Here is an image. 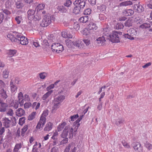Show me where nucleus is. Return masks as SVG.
Segmentation results:
<instances>
[{"label": "nucleus", "instance_id": "nucleus-1", "mask_svg": "<svg viewBox=\"0 0 152 152\" xmlns=\"http://www.w3.org/2000/svg\"><path fill=\"white\" fill-rule=\"evenodd\" d=\"M13 33L15 34L10 33L7 35V37L12 42L20 43L23 45H26L28 44V39L23 34L16 31H14Z\"/></svg>", "mask_w": 152, "mask_h": 152}, {"label": "nucleus", "instance_id": "nucleus-2", "mask_svg": "<svg viewBox=\"0 0 152 152\" xmlns=\"http://www.w3.org/2000/svg\"><path fill=\"white\" fill-rule=\"evenodd\" d=\"M73 129L70 128L69 126H67L65 127L64 130L61 134V137L64 138L60 142V145H63L67 143L68 141V139L66 137L68 135L69 133L70 137L73 136Z\"/></svg>", "mask_w": 152, "mask_h": 152}, {"label": "nucleus", "instance_id": "nucleus-3", "mask_svg": "<svg viewBox=\"0 0 152 152\" xmlns=\"http://www.w3.org/2000/svg\"><path fill=\"white\" fill-rule=\"evenodd\" d=\"M122 34V32L117 31H113L112 33L109 35L107 34V36H109L110 38L111 41L113 43L120 42L121 37Z\"/></svg>", "mask_w": 152, "mask_h": 152}, {"label": "nucleus", "instance_id": "nucleus-4", "mask_svg": "<svg viewBox=\"0 0 152 152\" xmlns=\"http://www.w3.org/2000/svg\"><path fill=\"white\" fill-rule=\"evenodd\" d=\"M65 99L64 95H59L55 98L53 101V109L54 110L56 109L59 106L60 103Z\"/></svg>", "mask_w": 152, "mask_h": 152}, {"label": "nucleus", "instance_id": "nucleus-5", "mask_svg": "<svg viewBox=\"0 0 152 152\" xmlns=\"http://www.w3.org/2000/svg\"><path fill=\"white\" fill-rule=\"evenodd\" d=\"M52 51L53 52L60 53L64 50L63 45L59 43H54L51 45Z\"/></svg>", "mask_w": 152, "mask_h": 152}, {"label": "nucleus", "instance_id": "nucleus-6", "mask_svg": "<svg viewBox=\"0 0 152 152\" xmlns=\"http://www.w3.org/2000/svg\"><path fill=\"white\" fill-rule=\"evenodd\" d=\"M129 32L130 35H129L128 34H124L122 36L125 38L129 39L130 40H133L134 39L133 36L137 35V31L135 29L130 28L129 30Z\"/></svg>", "mask_w": 152, "mask_h": 152}, {"label": "nucleus", "instance_id": "nucleus-7", "mask_svg": "<svg viewBox=\"0 0 152 152\" xmlns=\"http://www.w3.org/2000/svg\"><path fill=\"white\" fill-rule=\"evenodd\" d=\"M51 22L50 17L45 15L40 25L42 27H46L51 23Z\"/></svg>", "mask_w": 152, "mask_h": 152}, {"label": "nucleus", "instance_id": "nucleus-8", "mask_svg": "<svg viewBox=\"0 0 152 152\" xmlns=\"http://www.w3.org/2000/svg\"><path fill=\"white\" fill-rule=\"evenodd\" d=\"M89 108V107H88L86 109H85L83 111L82 115L80 116L79 118L75 122H74V125L76 126L75 127V128H76V130H74V132H76L77 131V130L78 129L80 125V124L79 123V122L82 119V118L83 117L84 115H85V114L87 112Z\"/></svg>", "mask_w": 152, "mask_h": 152}, {"label": "nucleus", "instance_id": "nucleus-9", "mask_svg": "<svg viewBox=\"0 0 152 152\" xmlns=\"http://www.w3.org/2000/svg\"><path fill=\"white\" fill-rule=\"evenodd\" d=\"M132 146L136 152H141L142 150V147L138 142H132Z\"/></svg>", "mask_w": 152, "mask_h": 152}, {"label": "nucleus", "instance_id": "nucleus-10", "mask_svg": "<svg viewBox=\"0 0 152 152\" xmlns=\"http://www.w3.org/2000/svg\"><path fill=\"white\" fill-rule=\"evenodd\" d=\"M86 1V0H76L73 2V4L83 10L85 6Z\"/></svg>", "mask_w": 152, "mask_h": 152}, {"label": "nucleus", "instance_id": "nucleus-11", "mask_svg": "<svg viewBox=\"0 0 152 152\" xmlns=\"http://www.w3.org/2000/svg\"><path fill=\"white\" fill-rule=\"evenodd\" d=\"M46 118L41 116L38 123L36 126L37 129H40L41 128H42L44 125L45 124L46 122Z\"/></svg>", "mask_w": 152, "mask_h": 152}, {"label": "nucleus", "instance_id": "nucleus-12", "mask_svg": "<svg viewBox=\"0 0 152 152\" xmlns=\"http://www.w3.org/2000/svg\"><path fill=\"white\" fill-rule=\"evenodd\" d=\"M2 121L3 126L6 128H9L10 126L11 121L8 118L5 117L2 118Z\"/></svg>", "mask_w": 152, "mask_h": 152}, {"label": "nucleus", "instance_id": "nucleus-13", "mask_svg": "<svg viewBox=\"0 0 152 152\" xmlns=\"http://www.w3.org/2000/svg\"><path fill=\"white\" fill-rule=\"evenodd\" d=\"M106 41L105 38L104 36L99 37L96 40V43L98 44V45L101 46L105 44Z\"/></svg>", "mask_w": 152, "mask_h": 152}, {"label": "nucleus", "instance_id": "nucleus-14", "mask_svg": "<svg viewBox=\"0 0 152 152\" xmlns=\"http://www.w3.org/2000/svg\"><path fill=\"white\" fill-rule=\"evenodd\" d=\"M94 31L90 29L89 28H86L83 29V34L84 35L87 37H90V35L92 34Z\"/></svg>", "mask_w": 152, "mask_h": 152}, {"label": "nucleus", "instance_id": "nucleus-15", "mask_svg": "<svg viewBox=\"0 0 152 152\" xmlns=\"http://www.w3.org/2000/svg\"><path fill=\"white\" fill-rule=\"evenodd\" d=\"M133 8L136 11H137L139 13H141L144 11V8L142 5L139 4H134Z\"/></svg>", "mask_w": 152, "mask_h": 152}, {"label": "nucleus", "instance_id": "nucleus-16", "mask_svg": "<svg viewBox=\"0 0 152 152\" xmlns=\"http://www.w3.org/2000/svg\"><path fill=\"white\" fill-rule=\"evenodd\" d=\"M72 43L74 46H76L78 48L80 49L83 47L84 45L83 43L80 40L73 41Z\"/></svg>", "mask_w": 152, "mask_h": 152}, {"label": "nucleus", "instance_id": "nucleus-17", "mask_svg": "<svg viewBox=\"0 0 152 152\" xmlns=\"http://www.w3.org/2000/svg\"><path fill=\"white\" fill-rule=\"evenodd\" d=\"M53 125L52 123L50 122L47 123L44 128V131L47 132L50 131L52 129L53 127Z\"/></svg>", "mask_w": 152, "mask_h": 152}, {"label": "nucleus", "instance_id": "nucleus-18", "mask_svg": "<svg viewBox=\"0 0 152 152\" xmlns=\"http://www.w3.org/2000/svg\"><path fill=\"white\" fill-rule=\"evenodd\" d=\"M25 113L24 110L21 108H18L16 110L15 112L16 115L19 117H20L24 115H25Z\"/></svg>", "mask_w": 152, "mask_h": 152}, {"label": "nucleus", "instance_id": "nucleus-19", "mask_svg": "<svg viewBox=\"0 0 152 152\" xmlns=\"http://www.w3.org/2000/svg\"><path fill=\"white\" fill-rule=\"evenodd\" d=\"M35 11L32 9H29L28 11V16L29 19L32 20L33 19V17L34 15Z\"/></svg>", "mask_w": 152, "mask_h": 152}, {"label": "nucleus", "instance_id": "nucleus-20", "mask_svg": "<svg viewBox=\"0 0 152 152\" xmlns=\"http://www.w3.org/2000/svg\"><path fill=\"white\" fill-rule=\"evenodd\" d=\"M61 35L63 37L65 38H70L72 37V35L67 31H62Z\"/></svg>", "mask_w": 152, "mask_h": 152}, {"label": "nucleus", "instance_id": "nucleus-21", "mask_svg": "<svg viewBox=\"0 0 152 152\" xmlns=\"http://www.w3.org/2000/svg\"><path fill=\"white\" fill-rule=\"evenodd\" d=\"M8 106V104L5 103H1V104H0V112H5Z\"/></svg>", "mask_w": 152, "mask_h": 152}, {"label": "nucleus", "instance_id": "nucleus-22", "mask_svg": "<svg viewBox=\"0 0 152 152\" xmlns=\"http://www.w3.org/2000/svg\"><path fill=\"white\" fill-rule=\"evenodd\" d=\"M124 121V120L122 118H119L116 120L115 124L117 126L120 127L122 125Z\"/></svg>", "mask_w": 152, "mask_h": 152}, {"label": "nucleus", "instance_id": "nucleus-23", "mask_svg": "<svg viewBox=\"0 0 152 152\" xmlns=\"http://www.w3.org/2000/svg\"><path fill=\"white\" fill-rule=\"evenodd\" d=\"M97 26L96 25V24L93 22H91L89 24L88 28L89 29L94 31V30H96L97 28Z\"/></svg>", "mask_w": 152, "mask_h": 152}, {"label": "nucleus", "instance_id": "nucleus-24", "mask_svg": "<svg viewBox=\"0 0 152 152\" xmlns=\"http://www.w3.org/2000/svg\"><path fill=\"white\" fill-rule=\"evenodd\" d=\"M123 13L125 16H130L134 14V11L131 9H127L124 11Z\"/></svg>", "mask_w": 152, "mask_h": 152}, {"label": "nucleus", "instance_id": "nucleus-25", "mask_svg": "<svg viewBox=\"0 0 152 152\" xmlns=\"http://www.w3.org/2000/svg\"><path fill=\"white\" fill-rule=\"evenodd\" d=\"M53 91L52 90H50L47 92L46 93L43 95L42 97V99L43 100H45L47 99L50 96L52 93H53Z\"/></svg>", "mask_w": 152, "mask_h": 152}, {"label": "nucleus", "instance_id": "nucleus-26", "mask_svg": "<svg viewBox=\"0 0 152 152\" xmlns=\"http://www.w3.org/2000/svg\"><path fill=\"white\" fill-rule=\"evenodd\" d=\"M23 144L21 143H17L16 144L13 150V152H18L22 146Z\"/></svg>", "mask_w": 152, "mask_h": 152}, {"label": "nucleus", "instance_id": "nucleus-27", "mask_svg": "<svg viewBox=\"0 0 152 152\" xmlns=\"http://www.w3.org/2000/svg\"><path fill=\"white\" fill-rule=\"evenodd\" d=\"M45 5L44 4H39L35 8V10H36L37 12H39L40 11L42 10L45 8Z\"/></svg>", "mask_w": 152, "mask_h": 152}, {"label": "nucleus", "instance_id": "nucleus-28", "mask_svg": "<svg viewBox=\"0 0 152 152\" xmlns=\"http://www.w3.org/2000/svg\"><path fill=\"white\" fill-rule=\"evenodd\" d=\"M74 6L75 7L73 10V13L76 15L79 14L82 12V10L76 5Z\"/></svg>", "mask_w": 152, "mask_h": 152}, {"label": "nucleus", "instance_id": "nucleus-29", "mask_svg": "<svg viewBox=\"0 0 152 152\" xmlns=\"http://www.w3.org/2000/svg\"><path fill=\"white\" fill-rule=\"evenodd\" d=\"M10 85L11 91L12 92H14L17 90V86H15V83H13L12 80L10 82Z\"/></svg>", "mask_w": 152, "mask_h": 152}, {"label": "nucleus", "instance_id": "nucleus-30", "mask_svg": "<svg viewBox=\"0 0 152 152\" xmlns=\"http://www.w3.org/2000/svg\"><path fill=\"white\" fill-rule=\"evenodd\" d=\"M88 20V17L87 16H82L79 19V20L80 22L83 23H86Z\"/></svg>", "mask_w": 152, "mask_h": 152}, {"label": "nucleus", "instance_id": "nucleus-31", "mask_svg": "<svg viewBox=\"0 0 152 152\" xmlns=\"http://www.w3.org/2000/svg\"><path fill=\"white\" fill-rule=\"evenodd\" d=\"M57 9L62 13H65L67 11L66 8L62 5L58 6Z\"/></svg>", "mask_w": 152, "mask_h": 152}, {"label": "nucleus", "instance_id": "nucleus-32", "mask_svg": "<svg viewBox=\"0 0 152 152\" xmlns=\"http://www.w3.org/2000/svg\"><path fill=\"white\" fill-rule=\"evenodd\" d=\"M0 96L1 97L4 99H5L7 97L6 92L3 89H2L0 91Z\"/></svg>", "mask_w": 152, "mask_h": 152}, {"label": "nucleus", "instance_id": "nucleus-33", "mask_svg": "<svg viewBox=\"0 0 152 152\" xmlns=\"http://www.w3.org/2000/svg\"><path fill=\"white\" fill-rule=\"evenodd\" d=\"M132 3L130 1H125L122 2L120 5L121 6H126L132 5Z\"/></svg>", "mask_w": 152, "mask_h": 152}, {"label": "nucleus", "instance_id": "nucleus-34", "mask_svg": "<svg viewBox=\"0 0 152 152\" xmlns=\"http://www.w3.org/2000/svg\"><path fill=\"white\" fill-rule=\"evenodd\" d=\"M36 115V112H33L30 114L28 117V120L31 121L35 117Z\"/></svg>", "mask_w": 152, "mask_h": 152}, {"label": "nucleus", "instance_id": "nucleus-35", "mask_svg": "<svg viewBox=\"0 0 152 152\" xmlns=\"http://www.w3.org/2000/svg\"><path fill=\"white\" fill-rule=\"evenodd\" d=\"M124 27V26L121 23H118L115 26L114 28L115 29H122Z\"/></svg>", "mask_w": 152, "mask_h": 152}, {"label": "nucleus", "instance_id": "nucleus-36", "mask_svg": "<svg viewBox=\"0 0 152 152\" xmlns=\"http://www.w3.org/2000/svg\"><path fill=\"white\" fill-rule=\"evenodd\" d=\"M33 18L32 19V20H34L35 21L39 20L41 18V16L38 13L35 15H34L33 17Z\"/></svg>", "mask_w": 152, "mask_h": 152}, {"label": "nucleus", "instance_id": "nucleus-37", "mask_svg": "<svg viewBox=\"0 0 152 152\" xmlns=\"http://www.w3.org/2000/svg\"><path fill=\"white\" fill-rule=\"evenodd\" d=\"M66 45L68 47H70L72 46L73 42H72L71 40L69 39H67L66 40Z\"/></svg>", "mask_w": 152, "mask_h": 152}, {"label": "nucleus", "instance_id": "nucleus-38", "mask_svg": "<svg viewBox=\"0 0 152 152\" xmlns=\"http://www.w3.org/2000/svg\"><path fill=\"white\" fill-rule=\"evenodd\" d=\"M66 124V123L64 122H63L61 124L59 125L57 128L58 131L59 132L61 131L63 129L64 127Z\"/></svg>", "mask_w": 152, "mask_h": 152}, {"label": "nucleus", "instance_id": "nucleus-39", "mask_svg": "<svg viewBox=\"0 0 152 152\" xmlns=\"http://www.w3.org/2000/svg\"><path fill=\"white\" fill-rule=\"evenodd\" d=\"M16 50H9L8 52V54L11 56H13L16 53Z\"/></svg>", "mask_w": 152, "mask_h": 152}, {"label": "nucleus", "instance_id": "nucleus-40", "mask_svg": "<svg viewBox=\"0 0 152 152\" xmlns=\"http://www.w3.org/2000/svg\"><path fill=\"white\" fill-rule=\"evenodd\" d=\"M9 74V71L7 69H5L3 72V77L4 78H7L8 77Z\"/></svg>", "mask_w": 152, "mask_h": 152}, {"label": "nucleus", "instance_id": "nucleus-41", "mask_svg": "<svg viewBox=\"0 0 152 152\" xmlns=\"http://www.w3.org/2000/svg\"><path fill=\"white\" fill-rule=\"evenodd\" d=\"M124 24L126 26L129 27L132 26V21L130 20H128Z\"/></svg>", "mask_w": 152, "mask_h": 152}, {"label": "nucleus", "instance_id": "nucleus-42", "mask_svg": "<svg viewBox=\"0 0 152 152\" xmlns=\"http://www.w3.org/2000/svg\"><path fill=\"white\" fill-rule=\"evenodd\" d=\"M72 3L71 1L70 0H67L66 2L64 4V5L67 7H70Z\"/></svg>", "mask_w": 152, "mask_h": 152}, {"label": "nucleus", "instance_id": "nucleus-43", "mask_svg": "<svg viewBox=\"0 0 152 152\" xmlns=\"http://www.w3.org/2000/svg\"><path fill=\"white\" fill-rule=\"evenodd\" d=\"M15 4L16 7L18 9H21L23 6V4L19 1L16 2Z\"/></svg>", "mask_w": 152, "mask_h": 152}, {"label": "nucleus", "instance_id": "nucleus-44", "mask_svg": "<svg viewBox=\"0 0 152 152\" xmlns=\"http://www.w3.org/2000/svg\"><path fill=\"white\" fill-rule=\"evenodd\" d=\"M28 129V126L27 125L25 126L22 129L21 135L23 136H24L25 135V132Z\"/></svg>", "mask_w": 152, "mask_h": 152}, {"label": "nucleus", "instance_id": "nucleus-45", "mask_svg": "<svg viewBox=\"0 0 152 152\" xmlns=\"http://www.w3.org/2000/svg\"><path fill=\"white\" fill-rule=\"evenodd\" d=\"M97 9L101 11H104L106 9V6L102 4L99 6H98Z\"/></svg>", "mask_w": 152, "mask_h": 152}, {"label": "nucleus", "instance_id": "nucleus-46", "mask_svg": "<svg viewBox=\"0 0 152 152\" xmlns=\"http://www.w3.org/2000/svg\"><path fill=\"white\" fill-rule=\"evenodd\" d=\"M145 146L149 150H150L152 149V145L148 142H146L145 144Z\"/></svg>", "mask_w": 152, "mask_h": 152}, {"label": "nucleus", "instance_id": "nucleus-47", "mask_svg": "<svg viewBox=\"0 0 152 152\" xmlns=\"http://www.w3.org/2000/svg\"><path fill=\"white\" fill-rule=\"evenodd\" d=\"M149 23H144L140 26V27L142 28H149Z\"/></svg>", "mask_w": 152, "mask_h": 152}, {"label": "nucleus", "instance_id": "nucleus-48", "mask_svg": "<svg viewBox=\"0 0 152 152\" xmlns=\"http://www.w3.org/2000/svg\"><path fill=\"white\" fill-rule=\"evenodd\" d=\"M5 20L4 16L2 13H0V24L2 23Z\"/></svg>", "mask_w": 152, "mask_h": 152}, {"label": "nucleus", "instance_id": "nucleus-49", "mask_svg": "<svg viewBox=\"0 0 152 152\" xmlns=\"http://www.w3.org/2000/svg\"><path fill=\"white\" fill-rule=\"evenodd\" d=\"M73 26L74 29L76 30H78L80 28V25L79 23L77 22H75L74 23Z\"/></svg>", "mask_w": 152, "mask_h": 152}, {"label": "nucleus", "instance_id": "nucleus-50", "mask_svg": "<svg viewBox=\"0 0 152 152\" xmlns=\"http://www.w3.org/2000/svg\"><path fill=\"white\" fill-rule=\"evenodd\" d=\"M58 133L57 131L54 132L51 137V138L53 140H57Z\"/></svg>", "mask_w": 152, "mask_h": 152}, {"label": "nucleus", "instance_id": "nucleus-51", "mask_svg": "<svg viewBox=\"0 0 152 152\" xmlns=\"http://www.w3.org/2000/svg\"><path fill=\"white\" fill-rule=\"evenodd\" d=\"M79 117V115L78 114L74 115L70 117L71 121H74L77 118Z\"/></svg>", "mask_w": 152, "mask_h": 152}, {"label": "nucleus", "instance_id": "nucleus-52", "mask_svg": "<svg viewBox=\"0 0 152 152\" xmlns=\"http://www.w3.org/2000/svg\"><path fill=\"white\" fill-rule=\"evenodd\" d=\"M91 10L90 9H86L84 12V14L85 15H89L91 14Z\"/></svg>", "mask_w": 152, "mask_h": 152}, {"label": "nucleus", "instance_id": "nucleus-53", "mask_svg": "<svg viewBox=\"0 0 152 152\" xmlns=\"http://www.w3.org/2000/svg\"><path fill=\"white\" fill-rule=\"evenodd\" d=\"M31 105V104L30 102H26L24 104V108L27 109L29 108Z\"/></svg>", "mask_w": 152, "mask_h": 152}, {"label": "nucleus", "instance_id": "nucleus-54", "mask_svg": "<svg viewBox=\"0 0 152 152\" xmlns=\"http://www.w3.org/2000/svg\"><path fill=\"white\" fill-rule=\"evenodd\" d=\"M48 110H46L43 111L41 116L44 117L45 118L48 115Z\"/></svg>", "mask_w": 152, "mask_h": 152}, {"label": "nucleus", "instance_id": "nucleus-55", "mask_svg": "<svg viewBox=\"0 0 152 152\" xmlns=\"http://www.w3.org/2000/svg\"><path fill=\"white\" fill-rule=\"evenodd\" d=\"M21 19V17L20 16H17L15 18V20L18 24L20 23Z\"/></svg>", "mask_w": 152, "mask_h": 152}, {"label": "nucleus", "instance_id": "nucleus-56", "mask_svg": "<svg viewBox=\"0 0 152 152\" xmlns=\"http://www.w3.org/2000/svg\"><path fill=\"white\" fill-rule=\"evenodd\" d=\"M122 143L123 145L125 148H130V146L127 143L125 140H123L122 142Z\"/></svg>", "mask_w": 152, "mask_h": 152}, {"label": "nucleus", "instance_id": "nucleus-57", "mask_svg": "<svg viewBox=\"0 0 152 152\" xmlns=\"http://www.w3.org/2000/svg\"><path fill=\"white\" fill-rule=\"evenodd\" d=\"M12 2V0H8L5 3V4L8 7L11 6Z\"/></svg>", "mask_w": 152, "mask_h": 152}, {"label": "nucleus", "instance_id": "nucleus-58", "mask_svg": "<svg viewBox=\"0 0 152 152\" xmlns=\"http://www.w3.org/2000/svg\"><path fill=\"white\" fill-rule=\"evenodd\" d=\"M19 105V102L18 101H16L12 105V106L13 108L16 109L18 107Z\"/></svg>", "mask_w": 152, "mask_h": 152}, {"label": "nucleus", "instance_id": "nucleus-59", "mask_svg": "<svg viewBox=\"0 0 152 152\" xmlns=\"http://www.w3.org/2000/svg\"><path fill=\"white\" fill-rule=\"evenodd\" d=\"M83 41L86 46L89 45L91 43V41L89 39H85L83 40Z\"/></svg>", "mask_w": 152, "mask_h": 152}, {"label": "nucleus", "instance_id": "nucleus-60", "mask_svg": "<svg viewBox=\"0 0 152 152\" xmlns=\"http://www.w3.org/2000/svg\"><path fill=\"white\" fill-rule=\"evenodd\" d=\"M2 12L3 13L7 15H10L11 13L10 11H9L7 9L3 10Z\"/></svg>", "mask_w": 152, "mask_h": 152}, {"label": "nucleus", "instance_id": "nucleus-61", "mask_svg": "<svg viewBox=\"0 0 152 152\" xmlns=\"http://www.w3.org/2000/svg\"><path fill=\"white\" fill-rule=\"evenodd\" d=\"M7 114L10 116H12L13 114V110L11 109H9L8 112L7 113Z\"/></svg>", "mask_w": 152, "mask_h": 152}, {"label": "nucleus", "instance_id": "nucleus-62", "mask_svg": "<svg viewBox=\"0 0 152 152\" xmlns=\"http://www.w3.org/2000/svg\"><path fill=\"white\" fill-rule=\"evenodd\" d=\"M46 73L45 72H42L41 73L39 74V77L41 79H44L45 77Z\"/></svg>", "mask_w": 152, "mask_h": 152}, {"label": "nucleus", "instance_id": "nucleus-63", "mask_svg": "<svg viewBox=\"0 0 152 152\" xmlns=\"http://www.w3.org/2000/svg\"><path fill=\"white\" fill-rule=\"evenodd\" d=\"M51 152H58V148L54 147L51 150Z\"/></svg>", "mask_w": 152, "mask_h": 152}, {"label": "nucleus", "instance_id": "nucleus-64", "mask_svg": "<svg viewBox=\"0 0 152 152\" xmlns=\"http://www.w3.org/2000/svg\"><path fill=\"white\" fill-rule=\"evenodd\" d=\"M147 5L148 7L152 9V0L150 1L149 3L147 4Z\"/></svg>", "mask_w": 152, "mask_h": 152}]
</instances>
